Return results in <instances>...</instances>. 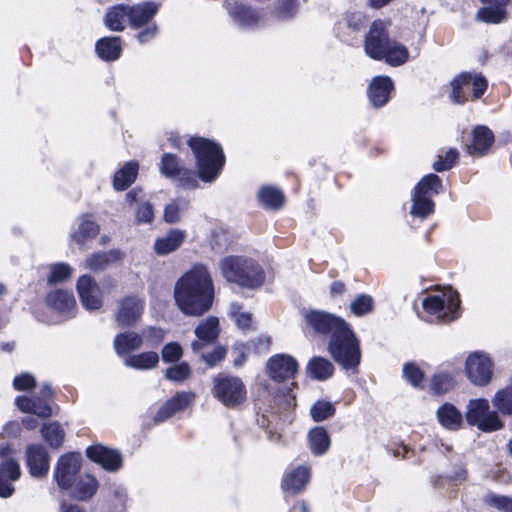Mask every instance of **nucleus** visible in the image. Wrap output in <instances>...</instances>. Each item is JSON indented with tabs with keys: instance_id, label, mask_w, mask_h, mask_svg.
Instances as JSON below:
<instances>
[{
	"instance_id": "1",
	"label": "nucleus",
	"mask_w": 512,
	"mask_h": 512,
	"mask_svg": "<svg viewBox=\"0 0 512 512\" xmlns=\"http://www.w3.org/2000/svg\"><path fill=\"white\" fill-rule=\"evenodd\" d=\"M174 299L179 310L187 316H201L212 307L214 284L207 268L196 265L175 283Z\"/></svg>"
},
{
	"instance_id": "2",
	"label": "nucleus",
	"mask_w": 512,
	"mask_h": 512,
	"mask_svg": "<svg viewBox=\"0 0 512 512\" xmlns=\"http://www.w3.org/2000/svg\"><path fill=\"white\" fill-rule=\"evenodd\" d=\"M388 24L378 20L370 26L364 40L366 55L374 60H384L391 66L403 65L409 58L405 45L389 38Z\"/></svg>"
},
{
	"instance_id": "3",
	"label": "nucleus",
	"mask_w": 512,
	"mask_h": 512,
	"mask_svg": "<svg viewBox=\"0 0 512 512\" xmlns=\"http://www.w3.org/2000/svg\"><path fill=\"white\" fill-rule=\"evenodd\" d=\"M219 268L228 282L244 288L256 289L265 281V273L261 265L245 256H227L220 261Z\"/></svg>"
},
{
	"instance_id": "4",
	"label": "nucleus",
	"mask_w": 512,
	"mask_h": 512,
	"mask_svg": "<svg viewBox=\"0 0 512 512\" xmlns=\"http://www.w3.org/2000/svg\"><path fill=\"white\" fill-rule=\"evenodd\" d=\"M188 145L196 158L199 178L204 182L214 181L225 163L222 148L214 141L202 137L190 138Z\"/></svg>"
},
{
	"instance_id": "5",
	"label": "nucleus",
	"mask_w": 512,
	"mask_h": 512,
	"mask_svg": "<svg viewBox=\"0 0 512 512\" xmlns=\"http://www.w3.org/2000/svg\"><path fill=\"white\" fill-rule=\"evenodd\" d=\"M422 307L430 321L451 322L460 315L459 294L451 287L433 291L423 298Z\"/></svg>"
},
{
	"instance_id": "6",
	"label": "nucleus",
	"mask_w": 512,
	"mask_h": 512,
	"mask_svg": "<svg viewBox=\"0 0 512 512\" xmlns=\"http://www.w3.org/2000/svg\"><path fill=\"white\" fill-rule=\"evenodd\" d=\"M328 351L344 369L357 367L361 360L358 339L348 324L330 337Z\"/></svg>"
},
{
	"instance_id": "7",
	"label": "nucleus",
	"mask_w": 512,
	"mask_h": 512,
	"mask_svg": "<svg viewBox=\"0 0 512 512\" xmlns=\"http://www.w3.org/2000/svg\"><path fill=\"white\" fill-rule=\"evenodd\" d=\"M442 182L436 174H428L415 186L412 193L410 214L421 220L434 212L435 203L432 197L440 192Z\"/></svg>"
},
{
	"instance_id": "8",
	"label": "nucleus",
	"mask_w": 512,
	"mask_h": 512,
	"mask_svg": "<svg viewBox=\"0 0 512 512\" xmlns=\"http://www.w3.org/2000/svg\"><path fill=\"white\" fill-rule=\"evenodd\" d=\"M212 384L213 397L228 408H235L246 400V387L239 377L219 374Z\"/></svg>"
},
{
	"instance_id": "9",
	"label": "nucleus",
	"mask_w": 512,
	"mask_h": 512,
	"mask_svg": "<svg viewBox=\"0 0 512 512\" xmlns=\"http://www.w3.org/2000/svg\"><path fill=\"white\" fill-rule=\"evenodd\" d=\"M466 420L483 432H493L503 427L496 411L490 410L487 399H471L467 404Z\"/></svg>"
},
{
	"instance_id": "10",
	"label": "nucleus",
	"mask_w": 512,
	"mask_h": 512,
	"mask_svg": "<svg viewBox=\"0 0 512 512\" xmlns=\"http://www.w3.org/2000/svg\"><path fill=\"white\" fill-rule=\"evenodd\" d=\"M129 23L133 28L147 27L138 33L137 39L140 43H145L154 38L158 32L155 22H151L158 11V5L154 2H145L135 6H128Z\"/></svg>"
},
{
	"instance_id": "11",
	"label": "nucleus",
	"mask_w": 512,
	"mask_h": 512,
	"mask_svg": "<svg viewBox=\"0 0 512 512\" xmlns=\"http://www.w3.org/2000/svg\"><path fill=\"white\" fill-rule=\"evenodd\" d=\"M451 86V98L461 104L469 99L471 93L474 99L480 98L487 89V80L480 74L466 72L457 76Z\"/></svg>"
},
{
	"instance_id": "12",
	"label": "nucleus",
	"mask_w": 512,
	"mask_h": 512,
	"mask_svg": "<svg viewBox=\"0 0 512 512\" xmlns=\"http://www.w3.org/2000/svg\"><path fill=\"white\" fill-rule=\"evenodd\" d=\"M465 372L474 385L486 386L493 376V362L486 353L475 351L466 359Z\"/></svg>"
},
{
	"instance_id": "13",
	"label": "nucleus",
	"mask_w": 512,
	"mask_h": 512,
	"mask_svg": "<svg viewBox=\"0 0 512 512\" xmlns=\"http://www.w3.org/2000/svg\"><path fill=\"white\" fill-rule=\"evenodd\" d=\"M159 170L163 176L176 179L184 188L192 189L198 186L195 173L183 167L179 159L172 153L163 154Z\"/></svg>"
},
{
	"instance_id": "14",
	"label": "nucleus",
	"mask_w": 512,
	"mask_h": 512,
	"mask_svg": "<svg viewBox=\"0 0 512 512\" xmlns=\"http://www.w3.org/2000/svg\"><path fill=\"white\" fill-rule=\"evenodd\" d=\"M303 317L306 325L319 334H330L339 332L347 324L342 318L331 313L319 310H305Z\"/></svg>"
},
{
	"instance_id": "15",
	"label": "nucleus",
	"mask_w": 512,
	"mask_h": 512,
	"mask_svg": "<svg viewBox=\"0 0 512 512\" xmlns=\"http://www.w3.org/2000/svg\"><path fill=\"white\" fill-rule=\"evenodd\" d=\"M267 371L272 380L294 385L293 380L298 372V363L288 354H276L268 360Z\"/></svg>"
},
{
	"instance_id": "16",
	"label": "nucleus",
	"mask_w": 512,
	"mask_h": 512,
	"mask_svg": "<svg viewBox=\"0 0 512 512\" xmlns=\"http://www.w3.org/2000/svg\"><path fill=\"white\" fill-rule=\"evenodd\" d=\"M145 309V301L136 296H127L118 303L115 321L120 327L134 326L141 318Z\"/></svg>"
},
{
	"instance_id": "17",
	"label": "nucleus",
	"mask_w": 512,
	"mask_h": 512,
	"mask_svg": "<svg viewBox=\"0 0 512 512\" xmlns=\"http://www.w3.org/2000/svg\"><path fill=\"white\" fill-rule=\"evenodd\" d=\"M81 467V456L77 453L62 455L57 463L54 477L62 489L72 487Z\"/></svg>"
},
{
	"instance_id": "18",
	"label": "nucleus",
	"mask_w": 512,
	"mask_h": 512,
	"mask_svg": "<svg viewBox=\"0 0 512 512\" xmlns=\"http://www.w3.org/2000/svg\"><path fill=\"white\" fill-rule=\"evenodd\" d=\"M76 289L82 305L87 310H98L102 306L100 288L90 275H82L79 277Z\"/></svg>"
},
{
	"instance_id": "19",
	"label": "nucleus",
	"mask_w": 512,
	"mask_h": 512,
	"mask_svg": "<svg viewBox=\"0 0 512 512\" xmlns=\"http://www.w3.org/2000/svg\"><path fill=\"white\" fill-rule=\"evenodd\" d=\"M52 394L49 385L42 387L43 397L29 398L27 396H18L15 400L17 408L24 413H32L40 418H48L52 415V409L45 398Z\"/></svg>"
},
{
	"instance_id": "20",
	"label": "nucleus",
	"mask_w": 512,
	"mask_h": 512,
	"mask_svg": "<svg viewBox=\"0 0 512 512\" xmlns=\"http://www.w3.org/2000/svg\"><path fill=\"white\" fill-rule=\"evenodd\" d=\"M310 478V468L305 465H300L284 473L281 487L284 492L296 495L306 488Z\"/></svg>"
},
{
	"instance_id": "21",
	"label": "nucleus",
	"mask_w": 512,
	"mask_h": 512,
	"mask_svg": "<svg viewBox=\"0 0 512 512\" xmlns=\"http://www.w3.org/2000/svg\"><path fill=\"white\" fill-rule=\"evenodd\" d=\"M26 464L31 476L43 477L49 470V456L40 444H31L26 449Z\"/></svg>"
},
{
	"instance_id": "22",
	"label": "nucleus",
	"mask_w": 512,
	"mask_h": 512,
	"mask_svg": "<svg viewBox=\"0 0 512 512\" xmlns=\"http://www.w3.org/2000/svg\"><path fill=\"white\" fill-rule=\"evenodd\" d=\"M225 8L241 27L252 28L261 22L259 11L243 6L238 0H226Z\"/></svg>"
},
{
	"instance_id": "23",
	"label": "nucleus",
	"mask_w": 512,
	"mask_h": 512,
	"mask_svg": "<svg viewBox=\"0 0 512 512\" xmlns=\"http://www.w3.org/2000/svg\"><path fill=\"white\" fill-rule=\"evenodd\" d=\"M21 469L13 459H5L0 463V497L9 498L14 494L13 482L19 480Z\"/></svg>"
},
{
	"instance_id": "24",
	"label": "nucleus",
	"mask_w": 512,
	"mask_h": 512,
	"mask_svg": "<svg viewBox=\"0 0 512 512\" xmlns=\"http://www.w3.org/2000/svg\"><path fill=\"white\" fill-rule=\"evenodd\" d=\"M87 456L103 468L110 471L119 469L122 465L120 454L102 445H93L87 448Z\"/></svg>"
},
{
	"instance_id": "25",
	"label": "nucleus",
	"mask_w": 512,
	"mask_h": 512,
	"mask_svg": "<svg viewBox=\"0 0 512 512\" xmlns=\"http://www.w3.org/2000/svg\"><path fill=\"white\" fill-rule=\"evenodd\" d=\"M195 334L198 340L192 342L191 347L194 352H198L206 344L215 341L219 335V320L215 316H209L200 322L195 328Z\"/></svg>"
},
{
	"instance_id": "26",
	"label": "nucleus",
	"mask_w": 512,
	"mask_h": 512,
	"mask_svg": "<svg viewBox=\"0 0 512 512\" xmlns=\"http://www.w3.org/2000/svg\"><path fill=\"white\" fill-rule=\"evenodd\" d=\"M195 398L192 392H180L169 399L157 412L154 420L163 422L176 412L185 409Z\"/></svg>"
},
{
	"instance_id": "27",
	"label": "nucleus",
	"mask_w": 512,
	"mask_h": 512,
	"mask_svg": "<svg viewBox=\"0 0 512 512\" xmlns=\"http://www.w3.org/2000/svg\"><path fill=\"white\" fill-rule=\"evenodd\" d=\"M393 89V82L387 76H377L373 78L369 90V100L374 107L384 106L390 97L391 90Z\"/></svg>"
},
{
	"instance_id": "28",
	"label": "nucleus",
	"mask_w": 512,
	"mask_h": 512,
	"mask_svg": "<svg viewBox=\"0 0 512 512\" xmlns=\"http://www.w3.org/2000/svg\"><path fill=\"white\" fill-rule=\"evenodd\" d=\"M46 302L49 307L57 310L67 317L74 315L73 311L76 308V300L71 292L65 290L52 291L47 295Z\"/></svg>"
},
{
	"instance_id": "29",
	"label": "nucleus",
	"mask_w": 512,
	"mask_h": 512,
	"mask_svg": "<svg viewBox=\"0 0 512 512\" xmlns=\"http://www.w3.org/2000/svg\"><path fill=\"white\" fill-rule=\"evenodd\" d=\"M142 344V335L134 331L119 333L115 336L113 341L115 352L124 358L130 356L132 351L140 349Z\"/></svg>"
},
{
	"instance_id": "30",
	"label": "nucleus",
	"mask_w": 512,
	"mask_h": 512,
	"mask_svg": "<svg viewBox=\"0 0 512 512\" xmlns=\"http://www.w3.org/2000/svg\"><path fill=\"white\" fill-rule=\"evenodd\" d=\"M185 238V231L171 229L164 236L156 239L154 250L158 255H167L176 251L183 244Z\"/></svg>"
},
{
	"instance_id": "31",
	"label": "nucleus",
	"mask_w": 512,
	"mask_h": 512,
	"mask_svg": "<svg viewBox=\"0 0 512 512\" xmlns=\"http://www.w3.org/2000/svg\"><path fill=\"white\" fill-rule=\"evenodd\" d=\"M508 0L487 3L477 11L476 19L487 24H499L506 20V5Z\"/></svg>"
},
{
	"instance_id": "32",
	"label": "nucleus",
	"mask_w": 512,
	"mask_h": 512,
	"mask_svg": "<svg viewBox=\"0 0 512 512\" xmlns=\"http://www.w3.org/2000/svg\"><path fill=\"white\" fill-rule=\"evenodd\" d=\"M493 142V132L486 126H477L473 130V141L467 151L472 156H482L489 150Z\"/></svg>"
},
{
	"instance_id": "33",
	"label": "nucleus",
	"mask_w": 512,
	"mask_h": 512,
	"mask_svg": "<svg viewBox=\"0 0 512 512\" xmlns=\"http://www.w3.org/2000/svg\"><path fill=\"white\" fill-rule=\"evenodd\" d=\"M100 228L90 216L83 215L79 217L77 228L72 232L71 238L78 244L84 243L86 240L96 237Z\"/></svg>"
},
{
	"instance_id": "34",
	"label": "nucleus",
	"mask_w": 512,
	"mask_h": 512,
	"mask_svg": "<svg viewBox=\"0 0 512 512\" xmlns=\"http://www.w3.org/2000/svg\"><path fill=\"white\" fill-rule=\"evenodd\" d=\"M437 418L440 424L449 430H457L463 423L461 412L450 403H445L438 408Z\"/></svg>"
},
{
	"instance_id": "35",
	"label": "nucleus",
	"mask_w": 512,
	"mask_h": 512,
	"mask_svg": "<svg viewBox=\"0 0 512 512\" xmlns=\"http://www.w3.org/2000/svg\"><path fill=\"white\" fill-rule=\"evenodd\" d=\"M122 48L119 37H104L96 44L98 56L106 61H112L119 58Z\"/></svg>"
},
{
	"instance_id": "36",
	"label": "nucleus",
	"mask_w": 512,
	"mask_h": 512,
	"mask_svg": "<svg viewBox=\"0 0 512 512\" xmlns=\"http://www.w3.org/2000/svg\"><path fill=\"white\" fill-rule=\"evenodd\" d=\"M139 165L137 162L126 163L114 175L113 185L116 190H125L134 183L138 174Z\"/></svg>"
},
{
	"instance_id": "37",
	"label": "nucleus",
	"mask_w": 512,
	"mask_h": 512,
	"mask_svg": "<svg viewBox=\"0 0 512 512\" xmlns=\"http://www.w3.org/2000/svg\"><path fill=\"white\" fill-rule=\"evenodd\" d=\"M128 6L117 5L110 8L104 19L105 26L112 31H122L128 19Z\"/></svg>"
},
{
	"instance_id": "38",
	"label": "nucleus",
	"mask_w": 512,
	"mask_h": 512,
	"mask_svg": "<svg viewBox=\"0 0 512 512\" xmlns=\"http://www.w3.org/2000/svg\"><path fill=\"white\" fill-rule=\"evenodd\" d=\"M309 448L314 455L325 454L331 444L329 435L323 427H315L308 434Z\"/></svg>"
},
{
	"instance_id": "39",
	"label": "nucleus",
	"mask_w": 512,
	"mask_h": 512,
	"mask_svg": "<svg viewBox=\"0 0 512 512\" xmlns=\"http://www.w3.org/2000/svg\"><path fill=\"white\" fill-rule=\"evenodd\" d=\"M308 374L316 380L323 381L333 375V364L326 358L313 357L307 365Z\"/></svg>"
},
{
	"instance_id": "40",
	"label": "nucleus",
	"mask_w": 512,
	"mask_h": 512,
	"mask_svg": "<svg viewBox=\"0 0 512 512\" xmlns=\"http://www.w3.org/2000/svg\"><path fill=\"white\" fill-rule=\"evenodd\" d=\"M159 356L156 352L148 351L130 355L124 358V365L139 370H147L157 366Z\"/></svg>"
},
{
	"instance_id": "41",
	"label": "nucleus",
	"mask_w": 512,
	"mask_h": 512,
	"mask_svg": "<svg viewBox=\"0 0 512 512\" xmlns=\"http://www.w3.org/2000/svg\"><path fill=\"white\" fill-rule=\"evenodd\" d=\"M258 198L262 206L270 209H280L284 204L283 193L276 187L265 186L258 192Z\"/></svg>"
},
{
	"instance_id": "42",
	"label": "nucleus",
	"mask_w": 512,
	"mask_h": 512,
	"mask_svg": "<svg viewBox=\"0 0 512 512\" xmlns=\"http://www.w3.org/2000/svg\"><path fill=\"white\" fill-rule=\"evenodd\" d=\"M97 489L98 482L96 478L91 475H85L80 477L76 483L73 496L78 500H88L96 493Z\"/></svg>"
},
{
	"instance_id": "43",
	"label": "nucleus",
	"mask_w": 512,
	"mask_h": 512,
	"mask_svg": "<svg viewBox=\"0 0 512 512\" xmlns=\"http://www.w3.org/2000/svg\"><path fill=\"white\" fill-rule=\"evenodd\" d=\"M41 434L52 448H59L65 438V432L58 422L44 424L41 428Z\"/></svg>"
},
{
	"instance_id": "44",
	"label": "nucleus",
	"mask_w": 512,
	"mask_h": 512,
	"mask_svg": "<svg viewBox=\"0 0 512 512\" xmlns=\"http://www.w3.org/2000/svg\"><path fill=\"white\" fill-rule=\"evenodd\" d=\"M374 301L370 295L360 294L350 303V311L357 317L365 316L373 311Z\"/></svg>"
},
{
	"instance_id": "45",
	"label": "nucleus",
	"mask_w": 512,
	"mask_h": 512,
	"mask_svg": "<svg viewBox=\"0 0 512 512\" xmlns=\"http://www.w3.org/2000/svg\"><path fill=\"white\" fill-rule=\"evenodd\" d=\"M116 256L115 252H98L94 253L91 256L87 257L84 261L83 267L85 269H89L92 271H101L107 267L109 264L111 257Z\"/></svg>"
},
{
	"instance_id": "46",
	"label": "nucleus",
	"mask_w": 512,
	"mask_h": 512,
	"mask_svg": "<svg viewBox=\"0 0 512 512\" xmlns=\"http://www.w3.org/2000/svg\"><path fill=\"white\" fill-rule=\"evenodd\" d=\"M492 403L500 413L512 414V388L499 390L492 399Z\"/></svg>"
},
{
	"instance_id": "47",
	"label": "nucleus",
	"mask_w": 512,
	"mask_h": 512,
	"mask_svg": "<svg viewBox=\"0 0 512 512\" xmlns=\"http://www.w3.org/2000/svg\"><path fill=\"white\" fill-rule=\"evenodd\" d=\"M229 314L240 329H249L252 326V315L245 311L239 303H231Z\"/></svg>"
},
{
	"instance_id": "48",
	"label": "nucleus",
	"mask_w": 512,
	"mask_h": 512,
	"mask_svg": "<svg viewBox=\"0 0 512 512\" xmlns=\"http://www.w3.org/2000/svg\"><path fill=\"white\" fill-rule=\"evenodd\" d=\"M365 23V16L362 12H351L346 14L341 22L338 23L337 30L340 33L344 27L352 33L358 32Z\"/></svg>"
},
{
	"instance_id": "49",
	"label": "nucleus",
	"mask_w": 512,
	"mask_h": 512,
	"mask_svg": "<svg viewBox=\"0 0 512 512\" xmlns=\"http://www.w3.org/2000/svg\"><path fill=\"white\" fill-rule=\"evenodd\" d=\"M191 376V367L187 362L175 364L165 371V377L172 382H183Z\"/></svg>"
},
{
	"instance_id": "50",
	"label": "nucleus",
	"mask_w": 512,
	"mask_h": 512,
	"mask_svg": "<svg viewBox=\"0 0 512 512\" xmlns=\"http://www.w3.org/2000/svg\"><path fill=\"white\" fill-rule=\"evenodd\" d=\"M310 413L314 421L321 422L334 415L335 407L329 401H318L312 406Z\"/></svg>"
},
{
	"instance_id": "51",
	"label": "nucleus",
	"mask_w": 512,
	"mask_h": 512,
	"mask_svg": "<svg viewBox=\"0 0 512 512\" xmlns=\"http://www.w3.org/2000/svg\"><path fill=\"white\" fill-rule=\"evenodd\" d=\"M187 202L177 199L169 202L164 209V220L167 223L178 222L181 218V212L186 209Z\"/></svg>"
},
{
	"instance_id": "52",
	"label": "nucleus",
	"mask_w": 512,
	"mask_h": 512,
	"mask_svg": "<svg viewBox=\"0 0 512 512\" xmlns=\"http://www.w3.org/2000/svg\"><path fill=\"white\" fill-rule=\"evenodd\" d=\"M73 269L66 263H56L51 266V273L48 277L49 283H61L71 277Z\"/></svg>"
},
{
	"instance_id": "53",
	"label": "nucleus",
	"mask_w": 512,
	"mask_h": 512,
	"mask_svg": "<svg viewBox=\"0 0 512 512\" xmlns=\"http://www.w3.org/2000/svg\"><path fill=\"white\" fill-rule=\"evenodd\" d=\"M297 2L295 0H281L274 8V14L278 19L285 20L291 18L297 12Z\"/></svg>"
},
{
	"instance_id": "54",
	"label": "nucleus",
	"mask_w": 512,
	"mask_h": 512,
	"mask_svg": "<svg viewBox=\"0 0 512 512\" xmlns=\"http://www.w3.org/2000/svg\"><path fill=\"white\" fill-rule=\"evenodd\" d=\"M403 376L414 387L420 386L424 378L422 370L414 363H406L403 366Z\"/></svg>"
},
{
	"instance_id": "55",
	"label": "nucleus",
	"mask_w": 512,
	"mask_h": 512,
	"mask_svg": "<svg viewBox=\"0 0 512 512\" xmlns=\"http://www.w3.org/2000/svg\"><path fill=\"white\" fill-rule=\"evenodd\" d=\"M453 386V379L447 373L436 374L431 382L432 390L437 394L449 391Z\"/></svg>"
},
{
	"instance_id": "56",
	"label": "nucleus",
	"mask_w": 512,
	"mask_h": 512,
	"mask_svg": "<svg viewBox=\"0 0 512 512\" xmlns=\"http://www.w3.org/2000/svg\"><path fill=\"white\" fill-rule=\"evenodd\" d=\"M457 158L458 151L456 149L451 148L448 151H446L445 156H438V160L434 163L433 167L437 172L449 170L452 168Z\"/></svg>"
},
{
	"instance_id": "57",
	"label": "nucleus",
	"mask_w": 512,
	"mask_h": 512,
	"mask_svg": "<svg viewBox=\"0 0 512 512\" xmlns=\"http://www.w3.org/2000/svg\"><path fill=\"white\" fill-rule=\"evenodd\" d=\"M486 502L494 507L495 509L503 512H512V498L503 496L490 494L486 497Z\"/></svg>"
},
{
	"instance_id": "58",
	"label": "nucleus",
	"mask_w": 512,
	"mask_h": 512,
	"mask_svg": "<svg viewBox=\"0 0 512 512\" xmlns=\"http://www.w3.org/2000/svg\"><path fill=\"white\" fill-rule=\"evenodd\" d=\"M182 355V347L176 342H170L166 344L162 349V359L166 363L177 362L180 360Z\"/></svg>"
},
{
	"instance_id": "59",
	"label": "nucleus",
	"mask_w": 512,
	"mask_h": 512,
	"mask_svg": "<svg viewBox=\"0 0 512 512\" xmlns=\"http://www.w3.org/2000/svg\"><path fill=\"white\" fill-rule=\"evenodd\" d=\"M136 219L138 223H151L154 219V210L150 203H141L136 211Z\"/></svg>"
},
{
	"instance_id": "60",
	"label": "nucleus",
	"mask_w": 512,
	"mask_h": 512,
	"mask_svg": "<svg viewBox=\"0 0 512 512\" xmlns=\"http://www.w3.org/2000/svg\"><path fill=\"white\" fill-rule=\"evenodd\" d=\"M36 384L35 378L28 374L23 373L14 378L13 386L16 390H28Z\"/></svg>"
},
{
	"instance_id": "61",
	"label": "nucleus",
	"mask_w": 512,
	"mask_h": 512,
	"mask_svg": "<svg viewBox=\"0 0 512 512\" xmlns=\"http://www.w3.org/2000/svg\"><path fill=\"white\" fill-rule=\"evenodd\" d=\"M142 337H145L152 346H155L163 340L164 331L161 328L149 327L143 330Z\"/></svg>"
},
{
	"instance_id": "62",
	"label": "nucleus",
	"mask_w": 512,
	"mask_h": 512,
	"mask_svg": "<svg viewBox=\"0 0 512 512\" xmlns=\"http://www.w3.org/2000/svg\"><path fill=\"white\" fill-rule=\"evenodd\" d=\"M225 354L226 350L224 348L217 347L211 353L203 354L202 359L207 363L209 367H213L224 359Z\"/></svg>"
},
{
	"instance_id": "63",
	"label": "nucleus",
	"mask_w": 512,
	"mask_h": 512,
	"mask_svg": "<svg viewBox=\"0 0 512 512\" xmlns=\"http://www.w3.org/2000/svg\"><path fill=\"white\" fill-rule=\"evenodd\" d=\"M346 291V286L343 282L335 281L330 286V294L332 296H339L344 294Z\"/></svg>"
},
{
	"instance_id": "64",
	"label": "nucleus",
	"mask_w": 512,
	"mask_h": 512,
	"mask_svg": "<svg viewBox=\"0 0 512 512\" xmlns=\"http://www.w3.org/2000/svg\"><path fill=\"white\" fill-rule=\"evenodd\" d=\"M23 426L28 430H33L38 427V421L33 416H26L22 419Z\"/></svg>"
}]
</instances>
